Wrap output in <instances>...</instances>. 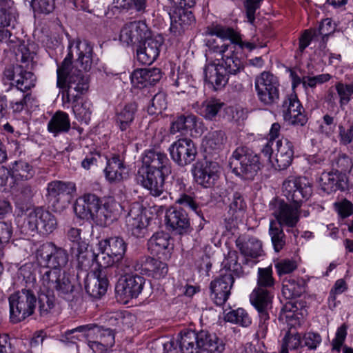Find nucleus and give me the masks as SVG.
Segmentation results:
<instances>
[{
  "label": "nucleus",
  "instance_id": "obj_40",
  "mask_svg": "<svg viewBox=\"0 0 353 353\" xmlns=\"http://www.w3.org/2000/svg\"><path fill=\"white\" fill-rule=\"evenodd\" d=\"M71 128L69 115L63 111H57L48 123V130L54 137L60 134L67 133Z\"/></svg>",
  "mask_w": 353,
  "mask_h": 353
},
{
  "label": "nucleus",
  "instance_id": "obj_58",
  "mask_svg": "<svg viewBox=\"0 0 353 353\" xmlns=\"http://www.w3.org/2000/svg\"><path fill=\"white\" fill-rule=\"evenodd\" d=\"M334 87L339 97L340 107L343 108L353 98V82L346 83L339 81Z\"/></svg>",
  "mask_w": 353,
  "mask_h": 353
},
{
  "label": "nucleus",
  "instance_id": "obj_57",
  "mask_svg": "<svg viewBox=\"0 0 353 353\" xmlns=\"http://www.w3.org/2000/svg\"><path fill=\"white\" fill-rule=\"evenodd\" d=\"M224 105V103L219 99H211L207 100L201 105L200 114L205 119L211 120L216 117Z\"/></svg>",
  "mask_w": 353,
  "mask_h": 353
},
{
  "label": "nucleus",
  "instance_id": "obj_45",
  "mask_svg": "<svg viewBox=\"0 0 353 353\" xmlns=\"http://www.w3.org/2000/svg\"><path fill=\"white\" fill-rule=\"evenodd\" d=\"M39 273L38 265L33 263H26L18 270L19 278H22L26 289L37 290V274Z\"/></svg>",
  "mask_w": 353,
  "mask_h": 353
},
{
  "label": "nucleus",
  "instance_id": "obj_48",
  "mask_svg": "<svg viewBox=\"0 0 353 353\" xmlns=\"http://www.w3.org/2000/svg\"><path fill=\"white\" fill-rule=\"evenodd\" d=\"M11 192L14 199L18 203L24 204L28 203L34 195L32 186L27 182H13L11 185Z\"/></svg>",
  "mask_w": 353,
  "mask_h": 353
},
{
  "label": "nucleus",
  "instance_id": "obj_29",
  "mask_svg": "<svg viewBox=\"0 0 353 353\" xmlns=\"http://www.w3.org/2000/svg\"><path fill=\"white\" fill-rule=\"evenodd\" d=\"M272 295L270 290L255 288L250 295L252 305L258 311L261 322L263 323L269 319L268 309L271 307Z\"/></svg>",
  "mask_w": 353,
  "mask_h": 353
},
{
  "label": "nucleus",
  "instance_id": "obj_64",
  "mask_svg": "<svg viewBox=\"0 0 353 353\" xmlns=\"http://www.w3.org/2000/svg\"><path fill=\"white\" fill-rule=\"evenodd\" d=\"M13 228L11 222L0 221V254L4 245L8 243L12 237Z\"/></svg>",
  "mask_w": 353,
  "mask_h": 353
},
{
  "label": "nucleus",
  "instance_id": "obj_20",
  "mask_svg": "<svg viewBox=\"0 0 353 353\" xmlns=\"http://www.w3.org/2000/svg\"><path fill=\"white\" fill-rule=\"evenodd\" d=\"M145 281V279L143 277L137 274L122 277L116 285V294L125 302L137 298L142 292Z\"/></svg>",
  "mask_w": 353,
  "mask_h": 353
},
{
  "label": "nucleus",
  "instance_id": "obj_38",
  "mask_svg": "<svg viewBox=\"0 0 353 353\" xmlns=\"http://www.w3.org/2000/svg\"><path fill=\"white\" fill-rule=\"evenodd\" d=\"M221 57L222 61L219 65L224 69V72L228 77L231 74L235 75L243 69V63L237 56L235 45L231 46Z\"/></svg>",
  "mask_w": 353,
  "mask_h": 353
},
{
  "label": "nucleus",
  "instance_id": "obj_26",
  "mask_svg": "<svg viewBox=\"0 0 353 353\" xmlns=\"http://www.w3.org/2000/svg\"><path fill=\"white\" fill-rule=\"evenodd\" d=\"M148 249L153 255L170 258L174 249L172 239L168 233L163 231L154 233L148 241Z\"/></svg>",
  "mask_w": 353,
  "mask_h": 353
},
{
  "label": "nucleus",
  "instance_id": "obj_60",
  "mask_svg": "<svg viewBox=\"0 0 353 353\" xmlns=\"http://www.w3.org/2000/svg\"><path fill=\"white\" fill-rule=\"evenodd\" d=\"M273 271L272 267L259 268L258 269L257 274V286L256 288H261L269 290L273 288L275 283V280L273 278Z\"/></svg>",
  "mask_w": 353,
  "mask_h": 353
},
{
  "label": "nucleus",
  "instance_id": "obj_19",
  "mask_svg": "<svg viewBox=\"0 0 353 353\" xmlns=\"http://www.w3.org/2000/svg\"><path fill=\"white\" fill-rule=\"evenodd\" d=\"M234 283V279L231 272L222 274L210 282V299L216 305L221 306L225 303Z\"/></svg>",
  "mask_w": 353,
  "mask_h": 353
},
{
  "label": "nucleus",
  "instance_id": "obj_41",
  "mask_svg": "<svg viewBox=\"0 0 353 353\" xmlns=\"http://www.w3.org/2000/svg\"><path fill=\"white\" fill-rule=\"evenodd\" d=\"M76 48L78 54L77 62L83 70H90L94 63L92 46L88 41L83 40L77 42Z\"/></svg>",
  "mask_w": 353,
  "mask_h": 353
},
{
  "label": "nucleus",
  "instance_id": "obj_6",
  "mask_svg": "<svg viewBox=\"0 0 353 353\" xmlns=\"http://www.w3.org/2000/svg\"><path fill=\"white\" fill-rule=\"evenodd\" d=\"M229 165L233 173L245 180H252L261 169L259 155L245 146L233 152Z\"/></svg>",
  "mask_w": 353,
  "mask_h": 353
},
{
  "label": "nucleus",
  "instance_id": "obj_7",
  "mask_svg": "<svg viewBox=\"0 0 353 353\" xmlns=\"http://www.w3.org/2000/svg\"><path fill=\"white\" fill-rule=\"evenodd\" d=\"M10 320L17 323L31 316L35 310L37 297L32 289L23 288L9 296Z\"/></svg>",
  "mask_w": 353,
  "mask_h": 353
},
{
  "label": "nucleus",
  "instance_id": "obj_4",
  "mask_svg": "<svg viewBox=\"0 0 353 353\" xmlns=\"http://www.w3.org/2000/svg\"><path fill=\"white\" fill-rule=\"evenodd\" d=\"M179 347L182 353H223L225 344L215 333L207 330H184L180 332Z\"/></svg>",
  "mask_w": 353,
  "mask_h": 353
},
{
  "label": "nucleus",
  "instance_id": "obj_10",
  "mask_svg": "<svg viewBox=\"0 0 353 353\" xmlns=\"http://www.w3.org/2000/svg\"><path fill=\"white\" fill-rule=\"evenodd\" d=\"M57 227L54 215L42 207H37L28 212L24 221L25 230L37 232L41 235L51 234Z\"/></svg>",
  "mask_w": 353,
  "mask_h": 353
},
{
  "label": "nucleus",
  "instance_id": "obj_14",
  "mask_svg": "<svg viewBox=\"0 0 353 353\" xmlns=\"http://www.w3.org/2000/svg\"><path fill=\"white\" fill-rule=\"evenodd\" d=\"M283 119L294 126H304L308 120L305 111L296 94L292 92L288 94L281 106Z\"/></svg>",
  "mask_w": 353,
  "mask_h": 353
},
{
  "label": "nucleus",
  "instance_id": "obj_53",
  "mask_svg": "<svg viewBox=\"0 0 353 353\" xmlns=\"http://www.w3.org/2000/svg\"><path fill=\"white\" fill-rule=\"evenodd\" d=\"M229 213L237 219L239 214H243L246 208V203L242 194L239 192H232L228 194Z\"/></svg>",
  "mask_w": 353,
  "mask_h": 353
},
{
  "label": "nucleus",
  "instance_id": "obj_1",
  "mask_svg": "<svg viewBox=\"0 0 353 353\" xmlns=\"http://www.w3.org/2000/svg\"><path fill=\"white\" fill-rule=\"evenodd\" d=\"M15 55L17 61H20L21 64L6 68L3 75L6 79L12 81L11 85L15 86L11 89L13 98L11 108L13 112H21L30 99V95L26 94L25 92L35 85L36 77L32 72L28 70L33 67L34 53L23 41L18 45Z\"/></svg>",
  "mask_w": 353,
  "mask_h": 353
},
{
  "label": "nucleus",
  "instance_id": "obj_42",
  "mask_svg": "<svg viewBox=\"0 0 353 353\" xmlns=\"http://www.w3.org/2000/svg\"><path fill=\"white\" fill-rule=\"evenodd\" d=\"M74 250H77V260L78 262V267L81 270H87L90 268L94 262L99 265V260L100 259V253L95 254L92 250H88L85 243L79 247L72 248V253H74Z\"/></svg>",
  "mask_w": 353,
  "mask_h": 353
},
{
  "label": "nucleus",
  "instance_id": "obj_43",
  "mask_svg": "<svg viewBox=\"0 0 353 353\" xmlns=\"http://www.w3.org/2000/svg\"><path fill=\"white\" fill-rule=\"evenodd\" d=\"M305 281L301 278H290L283 282L282 293L288 299L299 297L305 292Z\"/></svg>",
  "mask_w": 353,
  "mask_h": 353
},
{
  "label": "nucleus",
  "instance_id": "obj_23",
  "mask_svg": "<svg viewBox=\"0 0 353 353\" xmlns=\"http://www.w3.org/2000/svg\"><path fill=\"white\" fill-rule=\"evenodd\" d=\"M168 228L176 234L183 235L192 231L190 218L182 208H171L165 214Z\"/></svg>",
  "mask_w": 353,
  "mask_h": 353
},
{
  "label": "nucleus",
  "instance_id": "obj_50",
  "mask_svg": "<svg viewBox=\"0 0 353 353\" xmlns=\"http://www.w3.org/2000/svg\"><path fill=\"white\" fill-rule=\"evenodd\" d=\"M11 170L14 182H24L34 175L32 167L28 163L23 161L14 162Z\"/></svg>",
  "mask_w": 353,
  "mask_h": 353
},
{
  "label": "nucleus",
  "instance_id": "obj_37",
  "mask_svg": "<svg viewBox=\"0 0 353 353\" xmlns=\"http://www.w3.org/2000/svg\"><path fill=\"white\" fill-rule=\"evenodd\" d=\"M104 173L111 183H119L126 178V167L119 155H113L108 160Z\"/></svg>",
  "mask_w": 353,
  "mask_h": 353
},
{
  "label": "nucleus",
  "instance_id": "obj_16",
  "mask_svg": "<svg viewBox=\"0 0 353 353\" xmlns=\"http://www.w3.org/2000/svg\"><path fill=\"white\" fill-rule=\"evenodd\" d=\"M172 159L179 166L183 167L195 160L197 150L194 143L190 139H179L169 148Z\"/></svg>",
  "mask_w": 353,
  "mask_h": 353
},
{
  "label": "nucleus",
  "instance_id": "obj_30",
  "mask_svg": "<svg viewBox=\"0 0 353 353\" xmlns=\"http://www.w3.org/2000/svg\"><path fill=\"white\" fill-rule=\"evenodd\" d=\"M319 183L321 189L327 194L348 189V180L345 174L340 173L339 171L323 172Z\"/></svg>",
  "mask_w": 353,
  "mask_h": 353
},
{
  "label": "nucleus",
  "instance_id": "obj_39",
  "mask_svg": "<svg viewBox=\"0 0 353 353\" xmlns=\"http://www.w3.org/2000/svg\"><path fill=\"white\" fill-rule=\"evenodd\" d=\"M227 136L222 130L210 132L203 139L205 151L209 154H217L223 150Z\"/></svg>",
  "mask_w": 353,
  "mask_h": 353
},
{
  "label": "nucleus",
  "instance_id": "obj_52",
  "mask_svg": "<svg viewBox=\"0 0 353 353\" xmlns=\"http://www.w3.org/2000/svg\"><path fill=\"white\" fill-rule=\"evenodd\" d=\"M348 326L343 323L337 328L335 334V337L331 342V350L339 353L343 347V353H353V348L347 346H343L347 334Z\"/></svg>",
  "mask_w": 353,
  "mask_h": 353
},
{
  "label": "nucleus",
  "instance_id": "obj_34",
  "mask_svg": "<svg viewBox=\"0 0 353 353\" xmlns=\"http://www.w3.org/2000/svg\"><path fill=\"white\" fill-rule=\"evenodd\" d=\"M204 80L210 88L219 90L228 83V77L219 64L210 63L204 68Z\"/></svg>",
  "mask_w": 353,
  "mask_h": 353
},
{
  "label": "nucleus",
  "instance_id": "obj_21",
  "mask_svg": "<svg viewBox=\"0 0 353 353\" xmlns=\"http://www.w3.org/2000/svg\"><path fill=\"white\" fill-rule=\"evenodd\" d=\"M163 43V39L161 36L151 37L150 34L137 47V61L143 65L152 64L158 58Z\"/></svg>",
  "mask_w": 353,
  "mask_h": 353
},
{
  "label": "nucleus",
  "instance_id": "obj_15",
  "mask_svg": "<svg viewBox=\"0 0 353 353\" xmlns=\"http://www.w3.org/2000/svg\"><path fill=\"white\" fill-rule=\"evenodd\" d=\"M192 173L197 184L210 188L214 185L219 178L220 166L215 161H197L193 165Z\"/></svg>",
  "mask_w": 353,
  "mask_h": 353
},
{
  "label": "nucleus",
  "instance_id": "obj_61",
  "mask_svg": "<svg viewBox=\"0 0 353 353\" xmlns=\"http://www.w3.org/2000/svg\"><path fill=\"white\" fill-rule=\"evenodd\" d=\"M167 108L166 94L163 92H159L151 99L148 107V112L150 114L161 113Z\"/></svg>",
  "mask_w": 353,
  "mask_h": 353
},
{
  "label": "nucleus",
  "instance_id": "obj_62",
  "mask_svg": "<svg viewBox=\"0 0 353 353\" xmlns=\"http://www.w3.org/2000/svg\"><path fill=\"white\" fill-rule=\"evenodd\" d=\"M303 346L309 350H315L321 343V335L316 332H309L305 333L302 337Z\"/></svg>",
  "mask_w": 353,
  "mask_h": 353
},
{
  "label": "nucleus",
  "instance_id": "obj_31",
  "mask_svg": "<svg viewBox=\"0 0 353 353\" xmlns=\"http://www.w3.org/2000/svg\"><path fill=\"white\" fill-rule=\"evenodd\" d=\"M276 153L273 167L279 170L288 168L294 157L293 143L286 138H282L276 141Z\"/></svg>",
  "mask_w": 353,
  "mask_h": 353
},
{
  "label": "nucleus",
  "instance_id": "obj_22",
  "mask_svg": "<svg viewBox=\"0 0 353 353\" xmlns=\"http://www.w3.org/2000/svg\"><path fill=\"white\" fill-rule=\"evenodd\" d=\"M89 88V79L80 70L72 71L68 78V89L64 101L76 102Z\"/></svg>",
  "mask_w": 353,
  "mask_h": 353
},
{
  "label": "nucleus",
  "instance_id": "obj_3",
  "mask_svg": "<svg viewBox=\"0 0 353 353\" xmlns=\"http://www.w3.org/2000/svg\"><path fill=\"white\" fill-rule=\"evenodd\" d=\"M118 203L112 199L103 201L94 194L87 193L79 197L74 203V211L81 219L92 221L105 226L115 216Z\"/></svg>",
  "mask_w": 353,
  "mask_h": 353
},
{
  "label": "nucleus",
  "instance_id": "obj_33",
  "mask_svg": "<svg viewBox=\"0 0 353 353\" xmlns=\"http://www.w3.org/2000/svg\"><path fill=\"white\" fill-rule=\"evenodd\" d=\"M140 274L156 279L164 278L168 272L165 263L149 256L140 257Z\"/></svg>",
  "mask_w": 353,
  "mask_h": 353
},
{
  "label": "nucleus",
  "instance_id": "obj_35",
  "mask_svg": "<svg viewBox=\"0 0 353 353\" xmlns=\"http://www.w3.org/2000/svg\"><path fill=\"white\" fill-rule=\"evenodd\" d=\"M108 280L101 272L88 275L85 280L86 292L94 299L101 298L106 292Z\"/></svg>",
  "mask_w": 353,
  "mask_h": 353
},
{
  "label": "nucleus",
  "instance_id": "obj_11",
  "mask_svg": "<svg viewBox=\"0 0 353 353\" xmlns=\"http://www.w3.org/2000/svg\"><path fill=\"white\" fill-rule=\"evenodd\" d=\"M100 259L99 266L101 268H112L124 256L127 243L119 236H113L103 239L99 243Z\"/></svg>",
  "mask_w": 353,
  "mask_h": 353
},
{
  "label": "nucleus",
  "instance_id": "obj_25",
  "mask_svg": "<svg viewBox=\"0 0 353 353\" xmlns=\"http://www.w3.org/2000/svg\"><path fill=\"white\" fill-rule=\"evenodd\" d=\"M239 252L245 259L243 264L248 263V258L257 259L263 254V244L258 238L249 234L240 235L235 241Z\"/></svg>",
  "mask_w": 353,
  "mask_h": 353
},
{
  "label": "nucleus",
  "instance_id": "obj_46",
  "mask_svg": "<svg viewBox=\"0 0 353 353\" xmlns=\"http://www.w3.org/2000/svg\"><path fill=\"white\" fill-rule=\"evenodd\" d=\"M17 10L12 0H0V28L14 26Z\"/></svg>",
  "mask_w": 353,
  "mask_h": 353
},
{
  "label": "nucleus",
  "instance_id": "obj_28",
  "mask_svg": "<svg viewBox=\"0 0 353 353\" xmlns=\"http://www.w3.org/2000/svg\"><path fill=\"white\" fill-rule=\"evenodd\" d=\"M170 16L171 19L170 30L174 36L181 35L195 21L192 11L179 6L170 13Z\"/></svg>",
  "mask_w": 353,
  "mask_h": 353
},
{
  "label": "nucleus",
  "instance_id": "obj_55",
  "mask_svg": "<svg viewBox=\"0 0 353 353\" xmlns=\"http://www.w3.org/2000/svg\"><path fill=\"white\" fill-rule=\"evenodd\" d=\"M117 268V272L119 274H129L133 272H138L140 273V258L137 260H133L128 257H124L119 260L114 265Z\"/></svg>",
  "mask_w": 353,
  "mask_h": 353
},
{
  "label": "nucleus",
  "instance_id": "obj_63",
  "mask_svg": "<svg viewBox=\"0 0 353 353\" xmlns=\"http://www.w3.org/2000/svg\"><path fill=\"white\" fill-rule=\"evenodd\" d=\"M332 79L330 74H321L314 77H303V86L304 88H315L317 84H323L329 81Z\"/></svg>",
  "mask_w": 353,
  "mask_h": 353
},
{
  "label": "nucleus",
  "instance_id": "obj_32",
  "mask_svg": "<svg viewBox=\"0 0 353 353\" xmlns=\"http://www.w3.org/2000/svg\"><path fill=\"white\" fill-rule=\"evenodd\" d=\"M161 77V70L157 68L137 69L130 76L132 85L138 88L154 85Z\"/></svg>",
  "mask_w": 353,
  "mask_h": 353
},
{
  "label": "nucleus",
  "instance_id": "obj_5",
  "mask_svg": "<svg viewBox=\"0 0 353 353\" xmlns=\"http://www.w3.org/2000/svg\"><path fill=\"white\" fill-rule=\"evenodd\" d=\"M41 292L58 295L68 301L77 296L79 290V285L74 279L62 274L61 270L41 267L39 268Z\"/></svg>",
  "mask_w": 353,
  "mask_h": 353
},
{
  "label": "nucleus",
  "instance_id": "obj_13",
  "mask_svg": "<svg viewBox=\"0 0 353 353\" xmlns=\"http://www.w3.org/2000/svg\"><path fill=\"white\" fill-rule=\"evenodd\" d=\"M37 258L43 262L45 268L59 269L65 267L68 262V254L65 250L57 247L52 242H46L37 250Z\"/></svg>",
  "mask_w": 353,
  "mask_h": 353
},
{
  "label": "nucleus",
  "instance_id": "obj_12",
  "mask_svg": "<svg viewBox=\"0 0 353 353\" xmlns=\"http://www.w3.org/2000/svg\"><path fill=\"white\" fill-rule=\"evenodd\" d=\"M282 190L288 200L297 207L307 201L312 194V185L305 179L292 176L283 181Z\"/></svg>",
  "mask_w": 353,
  "mask_h": 353
},
{
  "label": "nucleus",
  "instance_id": "obj_18",
  "mask_svg": "<svg viewBox=\"0 0 353 353\" xmlns=\"http://www.w3.org/2000/svg\"><path fill=\"white\" fill-rule=\"evenodd\" d=\"M88 336H95V340L88 341V346L94 351L99 353L106 352L115 343V332L109 327L99 326L97 324H88Z\"/></svg>",
  "mask_w": 353,
  "mask_h": 353
},
{
  "label": "nucleus",
  "instance_id": "obj_59",
  "mask_svg": "<svg viewBox=\"0 0 353 353\" xmlns=\"http://www.w3.org/2000/svg\"><path fill=\"white\" fill-rule=\"evenodd\" d=\"M226 321L238 324L242 327H248L252 323L248 313L243 308H238L227 313L225 316Z\"/></svg>",
  "mask_w": 353,
  "mask_h": 353
},
{
  "label": "nucleus",
  "instance_id": "obj_56",
  "mask_svg": "<svg viewBox=\"0 0 353 353\" xmlns=\"http://www.w3.org/2000/svg\"><path fill=\"white\" fill-rule=\"evenodd\" d=\"M73 103L72 110L76 118L82 122L88 124L91 119L92 114V103L90 101L85 100L80 103L78 100Z\"/></svg>",
  "mask_w": 353,
  "mask_h": 353
},
{
  "label": "nucleus",
  "instance_id": "obj_49",
  "mask_svg": "<svg viewBox=\"0 0 353 353\" xmlns=\"http://www.w3.org/2000/svg\"><path fill=\"white\" fill-rule=\"evenodd\" d=\"M269 235L275 252H279L284 248L287 243V237L283 227L275 221H270Z\"/></svg>",
  "mask_w": 353,
  "mask_h": 353
},
{
  "label": "nucleus",
  "instance_id": "obj_36",
  "mask_svg": "<svg viewBox=\"0 0 353 353\" xmlns=\"http://www.w3.org/2000/svg\"><path fill=\"white\" fill-rule=\"evenodd\" d=\"M128 232L136 237H141L148 225V219L140 209H132L125 218Z\"/></svg>",
  "mask_w": 353,
  "mask_h": 353
},
{
  "label": "nucleus",
  "instance_id": "obj_27",
  "mask_svg": "<svg viewBox=\"0 0 353 353\" xmlns=\"http://www.w3.org/2000/svg\"><path fill=\"white\" fill-rule=\"evenodd\" d=\"M206 34L211 36L216 35L221 39H230L232 44L236 46V50L238 48L242 50L245 48L252 50L256 47L253 43L242 41L239 33L230 27L221 25L213 26L207 28Z\"/></svg>",
  "mask_w": 353,
  "mask_h": 353
},
{
  "label": "nucleus",
  "instance_id": "obj_47",
  "mask_svg": "<svg viewBox=\"0 0 353 353\" xmlns=\"http://www.w3.org/2000/svg\"><path fill=\"white\" fill-rule=\"evenodd\" d=\"M137 110V105L134 103H130L117 112L116 122L121 131H125L130 127L134 119Z\"/></svg>",
  "mask_w": 353,
  "mask_h": 353
},
{
  "label": "nucleus",
  "instance_id": "obj_2",
  "mask_svg": "<svg viewBox=\"0 0 353 353\" xmlns=\"http://www.w3.org/2000/svg\"><path fill=\"white\" fill-rule=\"evenodd\" d=\"M143 164L146 171L141 176V183L150 194L159 197L165 192V180L172 172V165L167 154L157 149L144 152Z\"/></svg>",
  "mask_w": 353,
  "mask_h": 353
},
{
  "label": "nucleus",
  "instance_id": "obj_54",
  "mask_svg": "<svg viewBox=\"0 0 353 353\" xmlns=\"http://www.w3.org/2000/svg\"><path fill=\"white\" fill-rule=\"evenodd\" d=\"M223 268L232 272L237 277L245 275L241 265L239 263V255L236 250H230L223 262Z\"/></svg>",
  "mask_w": 353,
  "mask_h": 353
},
{
  "label": "nucleus",
  "instance_id": "obj_9",
  "mask_svg": "<svg viewBox=\"0 0 353 353\" xmlns=\"http://www.w3.org/2000/svg\"><path fill=\"white\" fill-rule=\"evenodd\" d=\"M280 83L277 77L270 72H263L254 81L258 100L264 105L272 106L280 98Z\"/></svg>",
  "mask_w": 353,
  "mask_h": 353
},
{
  "label": "nucleus",
  "instance_id": "obj_44",
  "mask_svg": "<svg viewBox=\"0 0 353 353\" xmlns=\"http://www.w3.org/2000/svg\"><path fill=\"white\" fill-rule=\"evenodd\" d=\"M196 117L191 113H184L178 115L172 122L170 133H184L192 130L196 125Z\"/></svg>",
  "mask_w": 353,
  "mask_h": 353
},
{
  "label": "nucleus",
  "instance_id": "obj_51",
  "mask_svg": "<svg viewBox=\"0 0 353 353\" xmlns=\"http://www.w3.org/2000/svg\"><path fill=\"white\" fill-rule=\"evenodd\" d=\"M38 311L41 317H48L51 315L56 305V298L54 294L41 292L38 299Z\"/></svg>",
  "mask_w": 353,
  "mask_h": 353
},
{
  "label": "nucleus",
  "instance_id": "obj_24",
  "mask_svg": "<svg viewBox=\"0 0 353 353\" xmlns=\"http://www.w3.org/2000/svg\"><path fill=\"white\" fill-rule=\"evenodd\" d=\"M150 34L151 32L144 21H133L125 25L121 29L120 40L128 46H138Z\"/></svg>",
  "mask_w": 353,
  "mask_h": 353
},
{
  "label": "nucleus",
  "instance_id": "obj_8",
  "mask_svg": "<svg viewBox=\"0 0 353 353\" xmlns=\"http://www.w3.org/2000/svg\"><path fill=\"white\" fill-rule=\"evenodd\" d=\"M46 199L53 211L63 212L70 204L76 185L72 181H53L48 183Z\"/></svg>",
  "mask_w": 353,
  "mask_h": 353
},
{
  "label": "nucleus",
  "instance_id": "obj_17",
  "mask_svg": "<svg viewBox=\"0 0 353 353\" xmlns=\"http://www.w3.org/2000/svg\"><path fill=\"white\" fill-rule=\"evenodd\" d=\"M270 209L272 215L276 218L274 220L281 227L283 225L294 228L299 220L298 207H292L283 200L274 199L270 203Z\"/></svg>",
  "mask_w": 353,
  "mask_h": 353
}]
</instances>
